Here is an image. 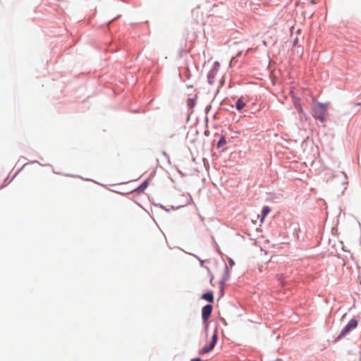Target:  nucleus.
<instances>
[{
	"mask_svg": "<svg viewBox=\"0 0 361 361\" xmlns=\"http://www.w3.org/2000/svg\"><path fill=\"white\" fill-rule=\"evenodd\" d=\"M358 325V320L355 318L352 319L350 322L346 324V326L342 329L339 336L337 338V340H340L342 338L345 337L349 332L352 331Z\"/></svg>",
	"mask_w": 361,
	"mask_h": 361,
	"instance_id": "obj_1",
	"label": "nucleus"
},
{
	"mask_svg": "<svg viewBox=\"0 0 361 361\" xmlns=\"http://www.w3.org/2000/svg\"><path fill=\"white\" fill-rule=\"evenodd\" d=\"M327 107L324 104H317L313 107L314 117L323 121L324 120L325 114Z\"/></svg>",
	"mask_w": 361,
	"mask_h": 361,
	"instance_id": "obj_2",
	"label": "nucleus"
},
{
	"mask_svg": "<svg viewBox=\"0 0 361 361\" xmlns=\"http://www.w3.org/2000/svg\"><path fill=\"white\" fill-rule=\"evenodd\" d=\"M217 338H218V333H217V330L216 329L214 332V334L212 338V341L209 343V345H206L202 350H200V351L199 352V354L204 355V354L208 353L210 351H212L214 349V348L216 343Z\"/></svg>",
	"mask_w": 361,
	"mask_h": 361,
	"instance_id": "obj_3",
	"label": "nucleus"
},
{
	"mask_svg": "<svg viewBox=\"0 0 361 361\" xmlns=\"http://www.w3.org/2000/svg\"><path fill=\"white\" fill-rule=\"evenodd\" d=\"M212 306L211 305H207L203 307L202 310V318L203 322H206L211 316L212 312Z\"/></svg>",
	"mask_w": 361,
	"mask_h": 361,
	"instance_id": "obj_4",
	"label": "nucleus"
},
{
	"mask_svg": "<svg viewBox=\"0 0 361 361\" xmlns=\"http://www.w3.org/2000/svg\"><path fill=\"white\" fill-rule=\"evenodd\" d=\"M271 209L269 207L265 206L263 207L262 212H261V219L260 221L262 223L264 221V218L268 215V214L270 212Z\"/></svg>",
	"mask_w": 361,
	"mask_h": 361,
	"instance_id": "obj_5",
	"label": "nucleus"
},
{
	"mask_svg": "<svg viewBox=\"0 0 361 361\" xmlns=\"http://www.w3.org/2000/svg\"><path fill=\"white\" fill-rule=\"evenodd\" d=\"M245 106L246 103L242 99H238L235 103V107L239 111H241Z\"/></svg>",
	"mask_w": 361,
	"mask_h": 361,
	"instance_id": "obj_6",
	"label": "nucleus"
},
{
	"mask_svg": "<svg viewBox=\"0 0 361 361\" xmlns=\"http://www.w3.org/2000/svg\"><path fill=\"white\" fill-rule=\"evenodd\" d=\"M202 298L210 302H212L214 301V295L212 292L203 294L202 295Z\"/></svg>",
	"mask_w": 361,
	"mask_h": 361,
	"instance_id": "obj_7",
	"label": "nucleus"
},
{
	"mask_svg": "<svg viewBox=\"0 0 361 361\" xmlns=\"http://www.w3.org/2000/svg\"><path fill=\"white\" fill-rule=\"evenodd\" d=\"M196 98H197V96L195 95L193 97L188 98L187 99V104L190 109H192L195 106Z\"/></svg>",
	"mask_w": 361,
	"mask_h": 361,
	"instance_id": "obj_8",
	"label": "nucleus"
},
{
	"mask_svg": "<svg viewBox=\"0 0 361 361\" xmlns=\"http://www.w3.org/2000/svg\"><path fill=\"white\" fill-rule=\"evenodd\" d=\"M295 108L298 109L299 113H302V106H301V105L300 104L295 103Z\"/></svg>",
	"mask_w": 361,
	"mask_h": 361,
	"instance_id": "obj_9",
	"label": "nucleus"
},
{
	"mask_svg": "<svg viewBox=\"0 0 361 361\" xmlns=\"http://www.w3.org/2000/svg\"><path fill=\"white\" fill-rule=\"evenodd\" d=\"M224 144H226V139H225V137H222L220 139V140H219V143H218V145H219V146H220V145H224Z\"/></svg>",
	"mask_w": 361,
	"mask_h": 361,
	"instance_id": "obj_10",
	"label": "nucleus"
},
{
	"mask_svg": "<svg viewBox=\"0 0 361 361\" xmlns=\"http://www.w3.org/2000/svg\"><path fill=\"white\" fill-rule=\"evenodd\" d=\"M191 361H202V360L200 358H194V359H192Z\"/></svg>",
	"mask_w": 361,
	"mask_h": 361,
	"instance_id": "obj_11",
	"label": "nucleus"
}]
</instances>
